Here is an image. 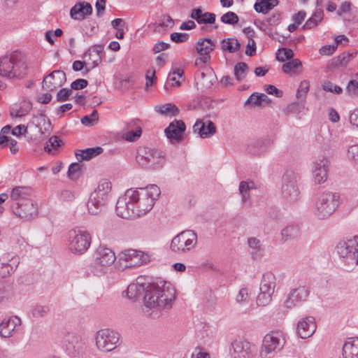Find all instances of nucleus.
I'll return each mask as SVG.
<instances>
[{
	"label": "nucleus",
	"instance_id": "f257e3e1",
	"mask_svg": "<svg viewBox=\"0 0 358 358\" xmlns=\"http://www.w3.org/2000/svg\"><path fill=\"white\" fill-rule=\"evenodd\" d=\"M175 299L176 290L171 282L157 279L148 282L146 294L143 296V302L145 307L150 309L169 310Z\"/></svg>",
	"mask_w": 358,
	"mask_h": 358
},
{
	"label": "nucleus",
	"instance_id": "f03ea898",
	"mask_svg": "<svg viewBox=\"0 0 358 358\" xmlns=\"http://www.w3.org/2000/svg\"><path fill=\"white\" fill-rule=\"evenodd\" d=\"M27 65L22 54L15 51L0 58V76L8 78H23Z\"/></svg>",
	"mask_w": 358,
	"mask_h": 358
},
{
	"label": "nucleus",
	"instance_id": "7ed1b4c3",
	"mask_svg": "<svg viewBox=\"0 0 358 358\" xmlns=\"http://www.w3.org/2000/svg\"><path fill=\"white\" fill-rule=\"evenodd\" d=\"M136 159L142 167L159 169L164 164L165 154L158 149L140 147L137 150Z\"/></svg>",
	"mask_w": 358,
	"mask_h": 358
},
{
	"label": "nucleus",
	"instance_id": "20e7f679",
	"mask_svg": "<svg viewBox=\"0 0 358 358\" xmlns=\"http://www.w3.org/2000/svg\"><path fill=\"white\" fill-rule=\"evenodd\" d=\"M339 194L331 192L322 193L315 202V215L319 219L329 217L338 206Z\"/></svg>",
	"mask_w": 358,
	"mask_h": 358
},
{
	"label": "nucleus",
	"instance_id": "39448f33",
	"mask_svg": "<svg viewBox=\"0 0 358 358\" xmlns=\"http://www.w3.org/2000/svg\"><path fill=\"white\" fill-rule=\"evenodd\" d=\"M336 251L350 268L358 265V236L340 241L336 245Z\"/></svg>",
	"mask_w": 358,
	"mask_h": 358
},
{
	"label": "nucleus",
	"instance_id": "423d86ee",
	"mask_svg": "<svg viewBox=\"0 0 358 358\" xmlns=\"http://www.w3.org/2000/svg\"><path fill=\"white\" fill-rule=\"evenodd\" d=\"M196 243V234L192 230H185L172 239L170 248L177 254L186 253L193 249Z\"/></svg>",
	"mask_w": 358,
	"mask_h": 358
},
{
	"label": "nucleus",
	"instance_id": "0eeeda50",
	"mask_svg": "<svg viewBox=\"0 0 358 358\" xmlns=\"http://www.w3.org/2000/svg\"><path fill=\"white\" fill-rule=\"evenodd\" d=\"M285 343V338L280 331H271L267 334L263 339L260 350L262 358H271L275 352L282 349Z\"/></svg>",
	"mask_w": 358,
	"mask_h": 358
},
{
	"label": "nucleus",
	"instance_id": "6e6552de",
	"mask_svg": "<svg viewBox=\"0 0 358 358\" xmlns=\"http://www.w3.org/2000/svg\"><path fill=\"white\" fill-rule=\"evenodd\" d=\"M115 259V253L110 248L100 245L94 252L92 272L96 275L104 274L105 268L112 265Z\"/></svg>",
	"mask_w": 358,
	"mask_h": 358
},
{
	"label": "nucleus",
	"instance_id": "1a4fd4ad",
	"mask_svg": "<svg viewBox=\"0 0 358 358\" xmlns=\"http://www.w3.org/2000/svg\"><path fill=\"white\" fill-rule=\"evenodd\" d=\"M91 243L90 234L81 229H71L69 231V249L73 253L83 254Z\"/></svg>",
	"mask_w": 358,
	"mask_h": 358
},
{
	"label": "nucleus",
	"instance_id": "9d476101",
	"mask_svg": "<svg viewBox=\"0 0 358 358\" xmlns=\"http://www.w3.org/2000/svg\"><path fill=\"white\" fill-rule=\"evenodd\" d=\"M96 345L97 348L104 352L115 350L120 341V334L108 329H101L96 334Z\"/></svg>",
	"mask_w": 358,
	"mask_h": 358
},
{
	"label": "nucleus",
	"instance_id": "9b49d317",
	"mask_svg": "<svg viewBox=\"0 0 358 358\" xmlns=\"http://www.w3.org/2000/svg\"><path fill=\"white\" fill-rule=\"evenodd\" d=\"M133 194V189H129L126 191L123 196L118 199L115 206L117 216L124 219L137 217L138 213L134 211V206L131 200V197H134Z\"/></svg>",
	"mask_w": 358,
	"mask_h": 358
},
{
	"label": "nucleus",
	"instance_id": "f8f14e48",
	"mask_svg": "<svg viewBox=\"0 0 358 358\" xmlns=\"http://www.w3.org/2000/svg\"><path fill=\"white\" fill-rule=\"evenodd\" d=\"M281 194L289 201L297 200L299 190L296 184V176L293 171H287L282 177Z\"/></svg>",
	"mask_w": 358,
	"mask_h": 358
},
{
	"label": "nucleus",
	"instance_id": "ddd939ff",
	"mask_svg": "<svg viewBox=\"0 0 358 358\" xmlns=\"http://www.w3.org/2000/svg\"><path fill=\"white\" fill-rule=\"evenodd\" d=\"M256 348L245 340H236L231 344L230 354L232 358H252Z\"/></svg>",
	"mask_w": 358,
	"mask_h": 358
},
{
	"label": "nucleus",
	"instance_id": "4468645a",
	"mask_svg": "<svg viewBox=\"0 0 358 358\" xmlns=\"http://www.w3.org/2000/svg\"><path fill=\"white\" fill-rule=\"evenodd\" d=\"M186 129L182 120H174L165 129L164 133L171 143H178L184 140V132Z\"/></svg>",
	"mask_w": 358,
	"mask_h": 358
},
{
	"label": "nucleus",
	"instance_id": "2eb2a0df",
	"mask_svg": "<svg viewBox=\"0 0 358 358\" xmlns=\"http://www.w3.org/2000/svg\"><path fill=\"white\" fill-rule=\"evenodd\" d=\"M215 47V43L209 38H200L196 43V51L199 57L196 59V64H206L210 59V53Z\"/></svg>",
	"mask_w": 358,
	"mask_h": 358
},
{
	"label": "nucleus",
	"instance_id": "dca6fc26",
	"mask_svg": "<svg viewBox=\"0 0 358 358\" xmlns=\"http://www.w3.org/2000/svg\"><path fill=\"white\" fill-rule=\"evenodd\" d=\"M133 192L134 197H131V200L134 203V211L138 213L137 217L145 214L152 208L155 204L152 199L147 196H142V192L138 190L133 189Z\"/></svg>",
	"mask_w": 358,
	"mask_h": 358
},
{
	"label": "nucleus",
	"instance_id": "f3484780",
	"mask_svg": "<svg viewBox=\"0 0 358 358\" xmlns=\"http://www.w3.org/2000/svg\"><path fill=\"white\" fill-rule=\"evenodd\" d=\"M66 81V73L62 70H55L43 78V88L48 91H53L62 86Z\"/></svg>",
	"mask_w": 358,
	"mask_h": 358
},
{
	"label": "nucleus",
	"instance_id": "a211bd4d",
	"mask_svg": "<svg viewBox=\"0 0 358 358\" xmlns=\"http://www.w3.org/2000/svg\"><path fill=\"white\" fill-rule=\"evenodd\" d=\"M12 212L17 217L31 220L38 213V207L32 200H25V202L20 203L10 208Z\"/></svg>",
	"mask_w": 358,
	"mask_h": 358
},
{
	"label": "nucleus",
	"instance_id": "6ab92c4d",
	"mask_svg": "<svg viewBox=\"0 0 358 358\" xmlns=\"http://www.w3.org/2000/svg\"><path fill=\"white\" fill-rule=\"evenodd\" d=\"M309 295V290L306 286H300L297 288L291 289L287 299L284 302V306L287 309L294 308L298 303L306 300Z\"/></svg>",
	"mask_w": 358,
	"mask_h": 358
},
{
	"label": "nucleus",
	"instance_id": "aec40b11",
	"mask_svg": "<svg viewBox=\"0 0 358 358\" xmlns=\"http://www.w3.org/2000/svg\"><path fill=\"white\" fill-rule=\"evenodd\" d=\"M316 328L315 318L313 316H306L298 322L296 333L300 338L306 339L315 333Z\"/></svg>",
	"mask_w": 358,
	"mask_h": 358
},
{
	"label": "nucleus",
	"instance_id": "412c9836",
	"mask_svg": "<svg viewBox=\"0 0 358 358\" xmlns=\"http://www.w3.org/2000/svg\"><path fill=\"white\" fill-rule=\"evenodd\" d=\"M31 194V189L25 186H16L13 187L10 194V201L8 202L10 208L20 205V203L25 202V200H31L29 199Z\"/></svg>",
	"mask_w": 358,
	"mask_h": 358
},
{
	"label": "nucleus",
	"instance_id": "4be33fe9",
	"mask_svg": "<svg viewBox=\"0 0 358 358\" xmlns=\"http://www.w3.org/2000/svg\"><path fill=\"white\" fill-rule=\"evenodd\" d=\"M145 279L142 277H138L136 280V283L130 284L127 290V296L128 298L134 300L143 299L148 289V284L149 282H144Z\"/></svg>",
	"mask_w": 358,
	"mask_h": 358
},
{
	"label": "nucleus",
	"instance_id": "5701e85b",
	"mask_svg": "<svg viewBox=\"0 0 358 358\" xmlns=\"http://www.w3.org/2000/svg\"><path fill=\"white\" fill-rule=\"evenodd\" d=\"M329 164V160L325 157H322L314 163L313 173L316 183L320 184L327 180Z\"/></svg>",
	"mask_w": 358,
	"mask_h": 358
},
{
	"label": "nucleus",
	"instance_id": "b1692460",
	"mask_svg": "<svg viewBox=\"0 0 358 358\" xmlns=\"http://www.w3.org/2000/svg\"><path fill=\"white\" fill-rule=\"evenodd\" d=\"M103 52V45L101 44L94 45L90 47L83 55V58L89 57V60H92L90 68H85L83 74L87 73L91 69L96 67L102 60V53Z\"/></svg>",
	"mask_w": 358,
	"mask_h": 358
},
{
	"label": "nucleus",
	"instance_id": "393cba45",
	"mask_svg": "<svg viewBox=\"0 0 358 358\" xmlns=\"http://www.w3.org/2000/svg\"><path fill=\"white\" fill-rule=\"evenodd\" d=\"M107 199L104 197V194H98V193L92 192L87 201L88 211L92 215H97L100 213L106 203Z\"/></svg>",
	"mask_w": 358,
	"mask_h": 358
},
{
	"label": "nucleus",
	"instance_id": "a878e982",
	"mask_svg": "<svg viewBox=\"0 0 358 358\" xmlns=\"http://www.w3.org/2000/svg\"><path fill=\"white\" fill-rule=\"evenodd\" d=\"M194 133H198L202 138H209L214 135L216 132V127L211 120L206 122L201 120H198L193 126Z\"/></svg>",
	"mask_w": 358,
	"mask_h": 358
},
{
	"label": "nucleus",
	"instance_id": "bb28decb",
	"mask_svg": "<svg viewBox=\"0 0 358 358\" xmlns=\"http://www.w3.org/2000/svg\"><path fill=\"white\" fill-rule=\"evenodd\" d=\"M20 324L21 320L17 316L3 319L0 323V336L2 338L12 336L15 329Z\"/></svg>",
	"mask_w": 358,
	"mask_h": 358
},
{
	"label": "nucleus",
	"instance_id": "cd10ccee",
	"mask_svg": "<svg viewBox=\"0 0 358 358\" xmlns=\"http://www.w3.org/2000/svg\"><path fill=\"white\" fill-rule=\"evenodd\" d=\"M92 7L87 2H79L76 3L70 10V16L76 20H83L87 15H91Z\"/></svg>",
	"mask_w": 358,
	"mask_h": 358
},
{
	"label": "nucleus",
	"instance_id": "c85d7f7f",
	"mask_svg": "<svg viewBox=\"0 0 358 358\" xmlns=\"http://www.w3.org/2000/svg\"><path fill=\"white\" fill-rule=\"evenodd\" d=\"M190 17L195 20L199 24H215L216 15L210 12H202L201 7L194 8L190 14Z\"/></svg>",
	"mask_w": 358,
	"mask_h": 358
},
{
	"label": "nucleus",
	"instance_id": "c756f323",
	"mask_svg": "<svg viewBox=\"0 0 358 358\" xmlns=\"http://www.w3.org/2000/svg\"><path fill=\"white\" fill-rule=\"evenodd\" d=\"M271 143L269 138L255 140L248 145V150L250 153L259 155L266 152Z\"/></svg>",
	"mask_w": 358,
	"mask_h": 358
},
{
	"label": "nucleus",
	"instance_id": "7c9ffc66",
	"mask_svg": "<svg viewBox=\"0 0 358 358\" xmlns=\"http://www.w3.org/2000/svg\"><path fill=\"white\" fill-rule=\"evenodd\" d=\"M103 152V149L100 146L94 148H88L84 150H77L75 152L76 157L78 162L84 160H90L91 159L101 155Z\"/></svg>",
	"mask_w": 358,
	"mask_h": 358
},
{
	"label": "nucleus",
	"instance_id": "2f4dec72",
	"mask_svg": "<svg viewBox=\"0 0 358 358\" xmlns=\"http://www.w3.org/2000/svg\"><path fill=\"white\" fill-rule=\"evenodd\" d=\"M343 358H358V338H349L343 346Z\"/></svg>",
	"mask_w": 358,
	"mask_h": 358
},
{
	"label": "nucleus",
	"instance_id": "473e14b6",
	"mask_svg": "<svg viewBox=\"0 0 358 358\" xmlns=\"http://www.w3.org/2000/svg\"><path fill=\"white\" fill-rule=\"evenodd\" d=\"M275 287V278L272 273H266L263 275L259 289L273 294Z\"/></svg>",
	"mask_w": 358,
	"mask_h": 358
},
{
	"label": "nucleus",
	"instance_id": "72a5a7b5",
	"mask_svg": "<svg viewBox=\"0 0 358 358\" xmlns=\"http://www.w3.org/2000/svg\"><path fill=\"white\" fill-rule=\"evenodd\" d=\"M282 71L286 74L297 75L302 71V63L299 59H292L283 64Z\"/></svg>",
	"mask_w": 358,
	"mask_h": 358
},
{
	"label": "nucleus",
	"instance_id": "f704fd0d",
	"mask_svg": "<svg viewBox=\"0 0 358 358\" xmlns=\"http://www.w3.org/2000/svg\"><path fill=\"white\" fill-rule=\"evenodd\" d=\"M278 4V0H257L254 9L257 13L266 14Z\"/></svg>",
	"mask_w": 358,
	"mask_h": 358
},
{
	"label": "nucleus",
	"instance_id": "c9c22d12",
	"mask_svg": "<svg viewBox=\"0 0 358 358\" xmlns=\"http://www.w3.org/2000/svg\"><path fill=\"white\" fill-rule=\"evenodd\" d=\"M248 243L251 249L252 258L255 260L260 259L264 253L260 241L255 237H250L248 239Z\"/></svg>",
	"mask_w": 358,
	"mask_h": 358
},
{
	"label": "nucleus",
	"instance_id": "e433bc0d",
	"mask_svg": "<svg viewBox=\"0 0 358 358\" xmlns=\"http://www.w3.org/2000/svg\"><path fill=\"white\" fill-rule=\"evenodd\" d=\"M355 55L356 52H343L339 56L331 59L330 66L332 68L345 66Z\"/></svg>",
	"mask_w": 358,
	"mask_h": 358
},
{
	"label": "nucleus",
	"instance_id": "4c0bfd02",
	"mask_svg": "<svg viewBox=\"0 0 358 358\" xmlns=\"http://www.w3.org/2000/svg\"><path fill=\"white\" fill-rule=\"evenodd\" d=\"M155 110L164 116L174 117L179 114V108L173 103H166L164 105H157L155 107Z\"/></svg>",
	"mask_w": 358,
	"mask_h": 358
},
{
	"label": "nucleus",
	"instance_id": "58836bf2",
	"mask_svg": "<svg viewBox=\"0 0 358 358\" xmlns=\"http://www.w3.org/2000/svg\"><path fill=\"white\" fill-rule=\"evenodd\" d=\"M221 48L223 51L234 53L241 48V43L235 38H224L221 41Z\"/></svg>",
	"mask_w": 358,
	"mask_h": 358
},
{
	"label": "nucleus",
	"instance_id": "ea45409f",
	"mask_svg": "<svg viewBox=\"0 0 358 358\" xmlns=\"http://www.w3.org/2000/svg\"><path fill=\"white\" fill-rule=\"evenodd\" d=\"M282 238L286 241L297 238L300 236V229L299 225H288L281 231Z\"/></svg>",
	"mask_w": 358,
	"mask_h": 358
},
{
	"label": "nucleus",
	"instance_id": "a19ab883",
	"mask_svg": "<svg viewBox=\"0 0 358 358\" xmlns=\"http://www.w3.org/2000/svg\"><path fill=\"white\" fill-rule=\"evenodd\" d=\"M324 12L322 9H317L312 16L306 22L302 27L303 29H310L315 27L322 20Z\"/></svg>",
	"mask_w": 358,
	"mask_h": 358
},
{
	"label": "nucleus",
	"instance_id": "79ce46f5",
	"mask_svg": "<svg viewBox=\"0 0 358 358\" xmlns=\"http://www.w3.org/2000/svg\"><path fill=\"white\" fill-rule=\"evenodd\" d=\"M305 102L304 101L299 100L297 102L289 104L283 109L284 113L287 115L291 114L300 115L305 110Z\"/></svg>",
	"mask_w": 358,
	"mask_h": 358
},
{
	"label": "nucleus",
	"instance_id": "37998d69",
	"mask_svg": "<svg viewBox=\"0 0 358 358\" xmlns=\"http://www.w3.org/2000/svg\"><path fill=\"white\" fill-rule=\"evenodd\" d=\"M249 66L245 62H238L234 69L236 79L239 82L242 81L245 78Z\"/></svg>",
	"mask_w": 358,
	"mask_h": 358
},
{
	"label": "nucleus",
	"instance_id": "c03bdc74",
	"mask_svg": "<svg viewBox=\"0 0 358 358\" xmlns=\"http://www.w3.org/2000/svg\"><path fill=\"white\" fill-rule=\"evenodd\" d=\"M141 190L142 196H147L150 199H152L154 202L158 199L161 193L159 187L156 185H150L145 189L141 188Z\"/></svg>",
	"mask_w": 358,
	"mask_h": 358
},
{
	"label": "nucleus",
	"instance_id": "a18cd8bd",
	"mask_svg": "<svg viewBox=\"0 0 358 358\" xmlns=\"http://www.w3.org/2000/svg\"><path fill=\"white\" fill-rule=\"evenodd\" d=\"M83 165L79 162H74L69 166L67 175L73 180H76L81 176V171Z\"/></svg>",
	"mask_w": 358,
	"mask_h": 358
},
{
	"label": "nucleus",
	"instance_id": "49530a36",
	"mask_svg": "<svg viewBox=\"0 0 358 358\" xmlns=\"http://www.w3.org/2000/svg\"><path fill=\"white\" fill-rule=\"evenodd\" d=\"M62 145V141L57 136H51L46 143L44 149L49 154L53 153L52 150H57Z\"/></svg>",
	"mask_w": 358,
	"mask_h": 358
},
{
	"label": "nucleus",
	"instance_id": "de8ad7c7",
	"mask_svg": "<svg viewBox=\"0 0 358 358\" xmlns=\"http://www.w3.org/2000/svg\"><path fill=\"white\" fill-rule=\"evenodd\" d=\"M110 190L111 182L106 179H103L99 182L97 189L94 192L98 193V194H104V197L108 199V194L110 192Z\"/></svg>",
	"mask_w": 358,
	"mask_h": 358
},
{
	"label": "nucleus",
	"instance_id": "09e8293b",
	"mask_svg": "<svg viewBox=\"0 0 358 358\" xmlns=\"http://www.w3.org/2000/svg\"><path fill=\"white\" fill-rule=\"evenodd\" d=\"M310 83L308 80H304L301 82L300 85L296 91V98L299 100L306 101V94L309 90Z\"/></svg>",
	"mask_w": 358,
	"mask_h": 358
},
{
	"label": "nucleus",
	"instance_id": "8fccbe9b",
	"mask_svg": "<svg viewBox=\"0 0 358 358\" xmlns=\"http://www.w3.org/2000/svg\"><path fill=\"white\" fill-rule=\"evenodd\" d=\"M294 54L292 50L287 48H279L276 52V59L279 62H285L293 58Z\"/></svg>",
	"mask_w": 358,
	"mask_h": 358
},
{
	"label": "nucleus",
	"instance_id": "3c124183",
	"mask_svg": "<svg viewBox=\"0 0 358 358\" xmlns=\"http://www.w3.org/2000/svg\"><path fill=\"white\" fill-rule=\"evenodd\" d=\"M150 261V256L141 251H138V255L134 258L129 266H138L146 264Z\"/></svg>",
	"mask_w": 358,
	"mask_h": 358
},
{
	"label": "nucleus",
	"instance_id": "603ef678",
	"mask_svg": "<svg viewBox=\"0 0 358 358\" xmlns=\"http://www.w3.org/2000/svg\"><path fill=\"white\" fill-rule=\"evenodd\" d=\"M182 75H183V71L180 69H176L172 73H170L168 76L167 80L164 85L165 89H167L168 85L170 84V81H174L175 85L176 86H180V82L179 80H176V76L178 77L181 78L182 76ZM171 85L173 86V85H174V84L172 83Z\"/></svg>",
	"mask_w": 358,
	"mask_h": 358
},
{
	"label": "nucleus",
	"instance_id": "864d4df0",
	"mask_svg": "<svg viewBox=\"0 0 358 358\" xmlns=\"http://www.w3.org/2000/svg\"><path fill=\"white\" fill-rule=\"evenodd\" d=\"M220 20L224 24L234 25L238 22L239 18L234 12L228 11L222 15Z\"/></svg>",
	"mask_w": 358,
	"mask_h": 358
},
{
	"label": "nucleus",
	"instance_id": "5fc2aeb1",
	"mask_svg": "<svg viewBox=\"0 0 358 358\" xmlns=\"http://www.w3.org/2000/svg\"><path fill=\"white\" fill-rule=\"evenodd\" d=\"M272 295L271 294H268L265 292H261L257 296V304L259 306H267L272 299Z\"/></svg>",
	"mask_w": 358,
	"mask_h": 358
},
{
	"label": "nucleus",
	"instance_id": "6e6d98bb",
	"mask_svg": "<svg viewBox=\"0 0 358 358\" xmlns=\"http://www.w3.org/2000/svg\"><path fill=\"white\" fill-rule=\"evenodd\" d=\"M99 120L98 112L94 110L89 115H85L81 118V123L85 126H92Z\"/></svg>",
	"mask_w": 358,
	"mask_h": 358
},
{
	"label": "nucleus",
	"instance_id": "4d7b16f0",
	"mask_svg": "<svg viewBox=\"0 0 358 358\" xmlns=\"http://www.w3.org/2000/svg\"><path fill=\"white\" fill-rule=\"evenodd\" d=\"M322 89L326 92H333L336 94H340L343 92V90L340 86L334 85L329 80H325L322 85Z\"/></svg>",
	"mask_w": 358,
	"mask_h": 358
},
{
	"label": "nucleus",
	"instance_id": "13d9d810",
	"mask_svg": "<svg viewBox=\"0 0 358 358\" xmlns=\"http://www.w3.org/2000/svg\"><path fill=\"white\" fill-rule=\"evenodd\" d=\"M50 312V308L48 306H36L33 310L32 315L34 317H44Z\"/></svg>",
	"mask_w": 358,
	"mask_h": 358
},
{
	"label": "nucleus",
	"instance_id": "bf43d9fd",
	"mask_svg": "<svg viewBox=\"0 0 358 358\" xmlns=\"http://www.w3.org/2000/svg\"><path fill=\"white\" fill-rule=\"evenodd\" d=\"M245 106H250L251 107H261L260 94L257 92L252 93L245 101Z\"/></svg>",
	"mask_w": 358,
	"mask_h": 358
},
{
	"label": "nucleus",
	"instance_id": "052dcab7",
	"mask_svg": "<svg viewBox=\"0 0 358 358\" xmlns=\"http://www.w3.org/2000/svg\"><path fill=\"white\" fill-rule=\"evenodd\" d=\"M138 255V251L136 250H127L122 252L120 259L129 262V263Z\"/></svg>",
	"mask_w": 358,
	"mask_h": 358
},
{
	"label": "nucleus",
	"instance_id": "680f3d73",
	"mask_svg": "<svg viewBox=\"0 0 358 358\" xmlns=\"http://www.w3.org/2000/svg\"><path fill=\"white\" fill-rule=\"evenodd\" d=\"M72 94V90L67 88H62L57 94V101L64 102L69 99V96Z\"/></svg>",
	"mask_w": 358,
	"mask_h": 358
},
{
	"label": "nucleus",
	"instance_id": "e2e57ef3",
	"mask_svg": "<svg viewBox=\"0 0 358 358\" xmlns=\"http://www.w3.org/2000/svg\"><path fill=\"white\" fill-rule=\"evenodd\" d=\"M142 129L141 126L136 127L135 129H132L127 133L126 140L128 141H134L136 139L139 138L141 135Z\"/></svg>",
	"mask_w": 358,
	"mask_h": 358
},
{
	"label": "nucleus",
	"instance_id": "0e129e2a",
	"mask_svg": "<svg viewBox=\"0 0 358 358\" xmlns=\"http://www.w3.org/2000/svg\"><path fill=\"white\" fill-rule=\"evenodd\" d=\"M32 108V104L30 101H23L21 103L20 107L18 109V113L17 115L19 117H23L28 114Z\"/></svg>",
	"mask_w": 358,
	"mask_h": 358
},
{
	"label": "nucleus",
	"instance_id": "69168bd1",
	"mask_svg": "<svg viewBox=\"0 0 358 358\" xmlns=\"http://www.w3.org/2000/svg\"><path fill=\"white\" fill-rule=\"evenodd\" d=\"M88 85V81L85 79L78 78L71 84V90H79L85 88Z\"/></svg>",
	"mask_w": 358,
	"mask_h": 358
},
{
	"label": "nucleus",
	"instance_id": "338daca9",
	"mask_svg": "<svg viewBox=\"0 0 358 358\" xmlns=\"http://www.w3.org/2000/svg\"><path fill=\"white\" fill-rule=\"evenodd\" d=\"M170 38L175 43H182L189 38V34L187 33L174 32L171 34Z\"/></svg>",
	"mask_w": 358,
	"mask_h": 358
},
{
	"label": "nucleus",
	"instance_id": "774afa93",
	"mask_svg": "<svg viewBox=\"0 0 358 358\" xmlns=\"http://www.w3.org/2000/svg\"><path fill=\"white\" fill-rule=\"evenodd\" d=\"M358 76V74H356ZM346 90L350 95L358 96V81L351 80L348 84Z\"/></svg>",
	"mask_w": 358,
	"mask_h": 358
}]
</instances>
